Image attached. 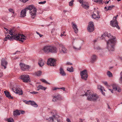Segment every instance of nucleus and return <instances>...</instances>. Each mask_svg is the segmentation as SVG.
Here are the masks:
<instances>
[{"instance_id":"nucleus-20","label":"nucleus","mask_w":122,"mask_h":122,"mask_svg":"<svg viewBox=\"0 0 122 122\" xmlns=\"http://www.w3.org/2000/svg\"><path fill=\"white\" fill-rule=\"evenodd\" d=\"M81 46L78 44H76L75 46H73V48L75 49L78 50H80L81 48Z\"/></svg>"},{"instance_id":"nucleus-15","label":"nucleus","mask_w":122,"mask_h":122,"mask_svg":"<svg viewBox=\"0 0 122 122\" xmlns=\"http://www.w3.org/2000/svg\"><path fill=\"white\" fill-rule=\"evenodd\" d=\"M20 65L22 70L24 71L28 69V68L29 67V66L26 65L22 63H20Z\"/></svg>"},{"instance_id":"nucleus-61","label":"nucleus","mask_w":122,"mask_h":122,"mask_svg":"<svg viewBox=\"0 0 122 122\" xmlns=\"http://www.w3.org/2000/svg\"><path fill=\"white\" fill-rule=\"evenodd\" d=\"M109 2V1H107L105 3L106 4H108Z\"/></svg>"},{"instance_id":"nucleus-11","label":"nucleus","mask_w":122,"mask_h":122,"mask_svg":"<svg viewBox=\"0 0 122 122\" xmlns=\"http://www.w3.org/2000/svg\"><path fill=\"white\" fill-rule=\"evenodd\" d=\"M56 61L54 59L50 58L47 60V64L50 66H56Z\"/></svg>"},{"instance_id":"nucleus-44","label":"nucleus","mask_w":122,"mask_h":122,"mask_svg":"<svg viewBox=\"0 0 122 122\" xmlns=\"http://www.w3.org/2000/svg\"><path fill=\"white\" fill-rule=\"evenodd\" d=\"M102 82L106 86H108L107 83L106 81H103Z\"/></svg>"},{"instance_id":"nucleus-8","label":"nucleus","mask_w":122,"mask_h":122,"mask_svg":"<svg viewBox=\"0 0 122 122\" xmlns=\"http://www.w3.org/2000/svg\"><path fill=\"white\" fill-rule=\"evenodd\" d=\"M52 101L54 102H55L58 101H60L62 99V97L60 94H55L53 96Z\"/></svg>"},{"instance_id":"nucleus-14","label":"nucleus","mask_w":122,"mask_h":122,"mask_svg":"<svg viewBox=\"0 0 122 122\" xmlns=\"http://www.w3.org/2000/svg\"><path fill=\"white\" fill-rule=\"evenodd\" d=\"M110 24L111 25L114 27H116L118 29H120V27L118 26L116 20H112L110 22Z\"/></svg>"},{"instance_id":"nucleus-52","label":"nucleus","mask_w":122,"mask_h":122,"mask_svg":"<svg viewBox=\"0 0 122 122\" xmlns=\"http://www.w3.org/2000/svg\"><path fill=\"white\" fill-rule=\"evenodd\" d=\"M79 2L80 3H82V4H83V1L81 0H79Z\"/></svg>"},{"instance_id":"nucleus-42","label":"nucleus","mask_w":122,"mask_h":122,"mask_svg":"<svg viewBox=\"0 0 122 122\" xmlns=\"http://www.w3.org/2000/svg\"><path fill=\"white\" fill-rule=\"evenodd\" d=\"M9 10L10 12H11L13 14L14 13V12L13 9L11 8L9 9Z\"/></svg>"},{"instance_id":"nucleus-46","label":"nucleus","mask_w":122,"mask_h":122,"mask_svg":"<svg viewBox=\"0 0 122 122\" xmlns=\"http://www.w3.org/2000/svg\"><path fill=\"white\" fill-rule=\"evenodd\" d=\"M24 102H25V103H26V104H29V102H30L29 101H28L26 100H25L23 101Z\"/></svg>"},{"instance_id":"nucleus-6","label":"nucleus","mask_w":122,"mask_h":122,"mask_svg":"<svg viewBox=\"0 0 122 122\" xmlns=\"http://www.w3.org/2000/svg\"><path fill=\"white\" fill-rule=\"evenodd\" d=\"M20 78L24 82L27 83L30 81V77L28 75H22L20 76Z\"/></svg>"},{"instance_id":"nucleus-48","label":"nucleus","mask_w":122,"mask_h":122,"mask_svg":"<svg viewBox=\"0 0 122 122\" xmlns=\"http://www.w3.org/2000/svg\"><path fill=\"white\" fill-rule=\"evenodd\" d=\"M121 89L120 88L118 87L117 90V91L118 92H120L121 91Z\"/></svg>"},{"instance_id":"nucleus-21","label":"nucleus","mask_w":122,"mask_h":122,"mask_svg":"<svg viewBox=\"0 0 122 122\" xmlns=\"http://www.w3.org/2000/svg\"><path fill=\"white\" fill-rule=\"evenodd\" d=\"M9 34L10 35L12 36H17V34L15 33V32H14V30L13 29H10L9 30Z\"/></svg>"},{"instance_id":"nucleus-64","label":"nucleus","mask_w":122,"mask_h":122,"mask_svg":"<svg viewBox=\"0 0 122 122\" xmlns=\"http://www.w3.org/2000/svg\"><path fill=\"white\" fill-rule=\"evenodd\" d=\"M4 29H5L6 30V31H7V30H8V29H7V28H4Z\"/></svg>"},{"instance_id":"nucleus-25","label":"nucleus","mask_w":122,"mask_h":122,"mask_svg":"<svg viewBox=\"0 0 122 122\" xmlns=\"http://www.w3.org/2000/svg\"><path fill=\"white\" fill-rule=\"evenodd\" d=\"M29 101L30 102V104L31 105L35 107H37V105L34 101H32L30 100H29Z\"/></svg>"},{"instance_id":"nucleus-58","label":"nucleus","mask_w":122,"mask_h":122,"mask_svg":"<svg viewBox=\"0 0 122 122\" xmlns=\"http://www.w3.org/2000/svg\"><path fill=\"white\" fill-rule=\"evenodd\" d=\"M84 120L81 119L80 120V122H84L83 121Z\"/></svg>"},{"instance_id":"nucleus-2","label":"nucleus","mask_w":122,"mask_h":122,"mask_svg":"<svg viewBox=\"0 0 122 122\" xmlns=\"http://www.w3.org/2000/svg\"><path fill=\"white\" fill-rule=\"evenodd\" d=\"M84 95L87 97V99L90 101H96L99 98V97L96 94H94L93 91L89 90H87L83 96Z\"/></svg>"},{"instance_id":"nucleus-33","label":"nucleus","mask_w":122,"mask_h":122,"mask_svg":"<svg viewBox=\"0 0 122 122\" xmlns=\"http://www.w3.org/2000/svg\"><path fill=\"white\" fill-rule=\"evenodd\" d=\"M36 75L38 76H40L42 74V72L41 71H39L36 73Z\"/></svg>"},{"instance_id":"nucleus-17","label":"nucleus","mask_w":122,"mask_h":122,"mask_svg":"<svg viewBox=\"0 0 122 122\" xmlns=\"http://www.w3.org/2000/svg\"><path fill=\"white\" fill-rule=\"evenodd\" d=\"M28 6L26 8L22 10L20 13L21 16V17H24L26 15V12L28 10Z\"/></svg>"},{"instance_id":"nucleus-55","label":"nucleus","mask_w":122,"mask_h":122,"mask_svg":"<svg viewBox=\"0 0 122 122\" xmlns=\"http://www.w3.org/2000/svg\"><path fill=\"white\" fill-rule=\"evenodd\" d=\"M66 121L68 122H71L69 118L66 119Z\"/></svg>"},{"instance_id":"nucleus-7","label":"nucleus","mask_w":122,"mask_h":122,"mask_svg":"<svg viewBox=\"0 0 122 122\" xmlns=\"http://www.w3.org/2000/svg\"><path fill=\"white\" fill-rule=\"evenodd\" d=\"M80 75L81 76V78L85 80H86L88 76L87 74V71L85 70L81 71Z\"/></svg>"},{"instance_id":"nucleus-39","label":"nucleus","mask_w":122,"mask_h":122,"mask_svg":"<svg viewBox=\"0 0 122 122\" xmlns=\"http://www.w3.org/2000/svg\"><path fill=\"white\" fill-rule=\"evenodd\" d=\"M74 1V0H72L69 3V5L70 6H72L73 4V2Z\"/></svg>"},{"instance_id":"nucleus-45","label":"nucleus","mask_w":122,"mask_h":122,"mask_svg":"<svg viewBox=\"0 0 122 122\" xmlns=\"http://www.w3.org/2000/svg\"><path fill=\"white\" fill-rule=\"evenodd\" d=\"M46 2V1H42L41 2H40L39 3V4H45Z\"/></svg>"},{"instance_id":"nucleus-47","label":"nucleus","mask_w":122,"mask_h":122,"mask_svg":"<svg viewBox=\"0 0 122 122\" xmlns=\"http://www.w3.org/2000/svg\"><path fill=\"white\" fill-rule=\"evenodd\" d=\"M60 88L58 87H55L54 88H53L52 90L53 91H55L56 90L58 89H59Z\"/></svg>"},{"instance_id":"nucleus-43","label":"nucleus","mask_w":122,"mask_h":122,"mask_svg":"<svg viewBox=\"0 0 122 122\" xmlns=\"http://www.w3.org/2000/svg\"><path fill=\"white\" fill-rule=\"evenodd\" d=\"M38 93V92H30V93L32 94H37Z\"/></svg>"},{"instance_id":"nucleus-41","label":"nucleus","mask_w":122,"mask_h":122,"mask_svg":"<svg viewBox=\"0 0 122 122\" xmlns=\"http://www.w3.org/2000/svg\"><path fill=\"white\" fill-rule=\"evenodd\" d=\"M102 0H97L96 1H95V2H99L100 4L102 3L103 4V3H102Z\"/></svg>"},{"instance_id":"nucleus-60","label":"nucleus","mask_w":122,"mask_h":122,"mask_svg":"<svg viewBox=\"0 0 122 122\" xmlns=\"http://www.w3.org/2000/svg\"><path fill=\"white\" fill-rule=\"evenodd\" d=\"M118 16V15H116L115 17H113V18H114V17H115V19H114V20H116V18H117V17Z\"/></svg>"},{"instance_id":"nucleus-37","label":"nucleus","mask_w":122,"mask_h":122,"mask_svg":"<svg viewBox=\"0 0 122 122\" xmlns=\"http://www.w3.org/2000/svg\"><path fill=\"white\" fill-rule=\"evenodd\" d=\"M114 6V5L110 6H109L108 7V8L107 9V10H111L112 9L113 7Z\"/></svg>"},{"instance_id":"nucleus-30","label":"nucleus","mask_w":122,"mask_h":122,"mask_svg":"<svg viewBox=\"0 0 122 122\" xmlns=\"http://www.w3.org/2000/svg\"><path fill=\"white\" fill-rule=\"evenodd\" d=\"M92 18L93 19H96V18L99 19L100 18V16L97 17V15L93 13L92 15Z\"/></svg>"},{"instance_id":"nucleus-5","label":"nucleus","mask_w":122,"mask_h":122,"mask_svg":"<svg viewBox=\"0 0 122 122\" xmlns=\"http://www.w3.org/2000/svg\"><path fill=\"white\" fill-rule=\"evenodd\" d=\"M28 10L29 11L31 17L33 18L36 15V8L33 5H30L28 6Z\"/></svg>"},{"instance_id":"nucleus-24","label":"nucleus","mask_w":122,"mask_h":122,"mask_svg":"<svg viewBox=\"0 0 122 122\" xmlns=\"http://www.w3.org/2000/svg\"><path fill=\"white\" fill-rule=\"evenodd\" d=\"M60 73L62 76H64L66 75V73H65L63 69L61 67L60 69Z\"/></svg>"},{"instance_id":"nucleus-50","label":"nucleus","mask_w":122,"mask_h":122,"mask_svg":"<svg viewBox=\"0 0 122 122\" xmlns=\"http://www.w3.org/2000/svg\"><path fill=\"white\" fill-rule=\"evenodd\" d=\"M36 33L40 37H41L43 35H41L38 32H36Z\"/></svg>"},{"instance_id":"nucleus-1","label":"nucleus","mask_w":122,"mask_h":122,"mask_svg":"<svg viewBox=\"0 0 122 122\" xmlns=\"http://www.w3.org/2000/svg\"><path fill=\"white\" fill-rule=\"evenodd\" d=\"M102 39L106 41V39L107 38H111L107 41V48L109 51H114L115 50L114 46L116 43V37H113L111 36L110 33L108 34V32L104 33L103 35L101 36Z\"/></svg>"},{"instance_id":"nucleus-9","label":"nucleus","mask_w":122,"mask_h":122,"mask_svg":"<svg viewBox=\"0 0 122 122\" xmlns=\"http://www.w3.org/2000/svg\"><path fill=\"white\" fill-rule=\"evenodd\" d=\"M15 36L16 37L17 36H18V37L17 38L18 39L15 40H19V41H20L22 42H23L26 40L27 38V37L23 35H21L18 34L17 35V36Z\"/></svg>"},{"instance_id":"nucleus-27","label":"nucleus","mask_w":122,"mask_h":122,"mask_svg":"<svg viewBox=\"0 0 122 122\" xmlns=\"http://www.w3.org/2000/svg\"><path fill=\"white\" fill-rule=\"evenodd\" d=\"M20 113L18 110L14 111L13 112V115L14 116H16L17 115H20Z\"/></svg>"},{"instance_id":"nucleus-4","label":"nucleus","mask_w":122,"mask_h":122,"mask_svg":"<svg viewBox=\"0 0 122 122\" xmlns=\"http://www.w3.org/2000/svg\"><path fill=\"white\" fill-rule=\"evenodd\" d=\"M48 120L50 122H62L60 119L59 116L56 112L53 113L52 117H49Z\"/></svg>"},{"instance_id":"nucleus-57","label":"nucleus","mask_w":122,"mask_h":122,"mask_svg":"<svg viewBox=\"0 0 122 122\" xmlns=\"http://www.w3.org/2000/svg\"><path fill=\"white\" fill-rule=\"evenodd\" d=\"M3 76V73L2 72L0 73V77H2Z\"/></svg>"},{"instance_id":"nucleus-10","label":"nucleus","mask_w":122,"mask_h":122,"mask_svg":"<svg viewBox=\"0 0 122 122\" xmlns=\"http://www.w3.org/2000/svg\"><path fill=\"white\" fill-rule=\"evenodd\" d=\"M87 29L88 31L90 32H92L94 30V26L93 22H89Z\"/></svg>"},{"instance_id":"nucleus-12","label":"nucleus","mask_w":122,"mask_h":122,"mask_svg":"<svg viewBox=\"0 0 122 122\" xmlns=\"http://www.w3.org/2000/svg\"><path fill=\"white\" fill-rule=\"evenodd\" d=\"M18 36H10L9 35H7L5 37V38L4 39V40L5 41H7L8 39L10 40H17L18 39L17 38L18 37Z\"/></svg>"},{"instance_id":"nucleus-53","label":"nucleus","mask_w":122,"mask_h":122,"mask_svg":"<svg viewBox=\"0 0 122 122\" xmlns=\"http://www.w3.org/2000/svg\"><path fill=\"white\" fill-rule=\"evenodd\" d=\"M28 0H22V2L24 3H25Z\"/></svg>"},{"instance_id":"nucleus-26","label":"nucleus","mask_w":122,"mask_h":122,"mask_svg":"<svg viewBox=\"0 0 122 122\" xmlns=\"http://www.w3.org/2000/svg\"><path fill=\"white\" fill-rule=\"evenodd\" d=\"M38 64L41 67H42L44 65V63L43 60H39Z\"/></svg>"},{"instance_id":"nucleus-56","label":"nucleus","mask_w":122,"mask_h":122,"mask_svg":"<svg viewBox=\"0 0 122 122\" xmlns=\"http://www.w3.org/2000/svg\"><path fill=\"white\" fill-rule=\"evenodd\" d=\"M109 90H110L112 93H113V90H111L110 89H109Z\"/></svg>"},{"instance_id":"nucleus-13","label":"nucleus","mask_w":122,"mask_h":122,"mask_svg":"<svg viewBox=\"0 0 122 122\" xmlns=\"http://www.w3.org/2000/svg\"><path fill=\"white\" fill-rule=\"evenodd\" d=\"M13 91L15 93L18 94L19 95H22L23 94L22 90L20 88L13 87L12 89Z\"/></svg>"},{"instance_id":"nucleus-34","label":"nucleus","mask_w":122,"mask_h":122,"mask_svg":"<svg viewBox=\"0 0 122 122\" xmlns=\"http://www.w3.org/2000/svg\"><path fill=\"white\" fill-rule=\"evenodd\" d=\"M98 89L100 90L102 92V90H103L104 87H102L101 85H98Z\"/></svg>"},{"instance_id":"nucleus-49","label":"nucleus","mask_w":122,"mask_h":122,"mask_svg":"<svg viewBox=\"0 0 122 122\" xmlns=\"http://www.w3.org/2000/svg\"><path fill=\"white\" fill-rule=\"evenodd\" d=\"M65 33V32L63 31V33H61V36L62 37L63 36H66V35L64 34Z\"/></svg>"},{"instance_id":"nucleus-18","label":"nucleus","mask_w":122,"mask_h":122,"mask_svg":"<svg viewBox=\"0 0 122 122\" xmlns=\"http://www.w3.org/2000/svg\"><path fill=\"white\" fill-rule=\"evenodd\" d=\"M7 64V62L5 59H3L1 61V66L4 67L5 69L6 68V66Z\"/></svg>"},{"instance_id":"nucleus-35","label":"nucleus","mask_w":122,"mask_h":122,"mask_svg":"<svg viewBox=\"0 0 122 122\" xmlns=\"http://www.w3.org/2000/svg\"><path fill=\"white\" fill-rule=\"evenodd\" d=\"M7 121L8 122H13L14 121L13 119L11 117L7 119Z\"/></svg>"},{"instance_id":"nucleus-22","label":"nucleus","mask_w":122,"mask_h":122,"mask_svg":"<svg viewBox=\"0 0 122 122\" xmlns=\"http://www.w3.org/2000/svg\"><path fill=\"white\" fill-rule=\"evenodd\" d=\"M4 92L5 95L7 97L10 99H13V97L11 96L9 92L7 91H4Z\"/></svg>"},{"instance_id":"nucleus-59","label":"nucleus","mask_w":122,"mask_h":122,"mask_svg":"<svg viewBox=\"0 0 122 122\" xmlns=\"http://www.w3.org/2000/svg\"><path fill=\"white\" fill-rule=\"evenodd\" d=\"M25 113V112L24 111H21V113L22 114H23Z\"/></svg>"},{"instance_id":"nucleus-51","label":"nucleus","mask_w":122,"mask_h":122,"mask_svg":"<svg viewBox=\"0 0 122 122\" xmlns=\"http://www.w3.org/2000/svg\"><path fill=\"white\" fill-rule=\"evenodd\" d=\"M66 64L67 65H71L72 64L70 62H67Z\"/></svg>"},{"instance_id":"nucleus-63","label":"nucleus","mask_w":122,"mask_h":122,"mask_svg":"<svg viewBox=\"0 0 122 122\" xmlns=\"http://www.w3.org/2000/svg\"><path fill=\"white\" fill-rule=\"evenodd\" d=\"M67 12V11L66 10H63V12H64V13H66V12Z\"/></svg>"},{"instance_id":"nucleus-23","label":"nucleus","mask_w":122,"mask_h":122,"mask_svg":"<svg viewBox=\"0 0 122 122\" xmlns=\"http://www.w3.org/2000/svg\"><path fill=\"white\" fill-rule=\"evenodd\" d=\"M97 56L95 55H93L91 57V61L92 63H93L96 60Z\"/></svg>"},{"instance_id":"nucleus-40","label":"nucleus","mask_w":122,"mask_h":122,"mask_svg":"<svg viewBox=\"0 0 122 122\" xmlns=\"http://www.w3.org/2000/svg\"><path fill=\"white\" fill-rule=\"evenodd\" d=\"M120 78L119 79V80L120 81L122 82V71L120 73Z\"/></svg>"},{"instance_id":"nucleus-3","label":"nucleus","mask_w":122,"mask_h":122,"mask_svg":"<svg viewBox=\"0 0 122 122\" xmlns=\"http://www.w3.org/2000/svg\"><path fill=\"white\" fill-rule=\"evenodd\" d=\"M42 50L46 54L49 52L56 53L57 52L56 47L51 45L46 46H44Z\"/></svg>"},{"instance_id":"nucleus-28","label":"nucleus","mask_w":122,"mask_h":122,"mask_svg":"<svg viewBox=\"0 0 122 122\" xmlns=\"http://www.w3.org/2000/svg\"><path fill=\"white\" fill-rule=\"evenodd\" d=\"M81 6L83 8L86 9H88L89 7V6L88 5H86L84 4H82Z\"/></svg>"},{"instance_id":"nucleus-32","label":"nucleus","mask_w":122,"mask_h":122,"mask_svg":"<svg viewBox=\"0 0 122 122\" xmlns=\"http://www.w3.org/2000/svg\"><path fill=\"white\" fill-rule=\"evenodd\" d=\"M67 70L70 72H73V67L71 66L70 68H67Z\"/></svg>"},{"instance_id":"nucleus-54","label":"nucleus","mask_w":122,"mask_h":122,"mask_svg":"<svg viewBox=\"0 0 122 122\" xmlns=\"http://www.w3.org/2000/svg\"><path fill=\"white\" fill-rule=\"evenodd\" d=\"M60 89H61L63 91H65V88L64 87H62L61 88H60Z\"/></svg>"},{"instance_id":"nucleus-19","label":"nucleus","mask_w":122,"mask_h":122,"mask_svg":"<svg viewBox=\"0 0 122 122\" xmlns=\"http://www.w3.org/2000/svg\"><path fill=\"white\" fill-rule=\"evenodd\" d=\"M71 24L75 32L76 33H77L78 32V30L76 25L73 22H72Z\"/></svg>"},{"instance_id":"nucleus-29","label":"nucleus","mask_w":122,"mask_h":122,"mask_svg":"<svg viewBox=\"0 0 122 122\" xmlns=\"http://www.w3.org/2000/svg\"><path fill=\"white\" fill-rule=\"evenodd\" d=\"M112 86L113 89L115 91H116L117 90V87H118V86L117 85L115 84H114Z\"/></svg>"},{"instance_id":"nucleus-38","label":"nucleus","mask_w":122,"mask_h":122,"mask_svg":"<svg viewBox=\"0 0 122 122\" xmlns=\"http://www.w3.org/2000/svg\"><path fill=\"white\" fill-rule=\"evenodd\" d=\"M41 81L44 82L45 83H46L48 84H50V83H48L47 82V81H46L45 79H42L41 80Z\"/></svg>"},{"instance_id":"nucleus-16","label":"nucleus","mask_w":122,"mask_h":122,"mask_svg":"<svg viewBox=\"0 0 122 122\" xmlns=\"http://www.w3.org/2000/svg\"><path fill=\"white\" fill-rule=\"evenodd\" d=\"M60 51L61 53H66L67 52V50L65 47L62 45H60L59 48Z\"/></svg>"},{"instance_id":"nucleus-36","label":"nucleus","mask_w":122,"mask_h":122,"mask_svg":"<svg viewBox=\"0 0 122 122\" xmlns=\"http://www.w3.org/2000/svg\"><path fill=\"white\" fill-rule=\"evenodd\" d=\"M107 75L109 77H111L112 76V73L109 71H108L107 72Z\"/></svg>"},{"instance_id":"nucleus-62","label":"nucleus","mask_w":122,"mask_h":122,"mask_svg":"<svg viewBox=\"0 0 122 122\" xmlns=\"http://www.w3.org/2000/svg\"><path fill=\"white\" fill-rule=\"evenodd\" d=\"M102 94L104 95H105V93L104 92H101Z\"/></svg>"},{"instance_id":"nucleus-31","label":"nucleus","mask_w":122,"mask_h":122,"mask_svg":"<svg viewBox=\"0 0 122 122\" xmlns=\"http://www.w3.org/2000/svg\"><path fill=\"white\" fill-rule=\"evenodd\" d=\"M37 88H39L41 90H45L46 89V88L44 87L41 85H39L37 87Z\"/></svg>"}]
</instances>
